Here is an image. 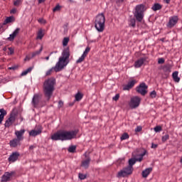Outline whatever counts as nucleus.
<instances>
[{"label": "nucleus", "mask_w": 182, "mask_h": 182, "mask_svg": "<svg viewBox=\"0 0 182 182\" xmlns=\"http://www.w3.org/2000/svg\"><path fill=\"white\" fill-rule=\"evenodd\" d=\"M70 1V2H73V0H69Z\"/></svg>", "instance_id": "nucleus-61"}, {"label": "nucleus", "mask_w": 182, "mask_h": 182, "mask_svg": "<svg viewBox=\"0 0 182 182\" xmlns=\"http://www.w3.org/2000/svg\"><path fill=\"white\" fill-rule=\"evenodd\" d=\"M9 69L10 70H15V69H16V67H9Z\"/></svg>", "instance_id": "nucleus-53"}, {"label": "nucleus", "mask_w": 182, "mask_h": 182, "mask_svg": "<svg viewBox=\"0 0 182 182\" xmlns=\"http://www.w3.org/2000/svg\"><path fill=\"white\" fill-rule=\"evenodd\" d=\"M11 14H16V9H13L11 10Z\"/></svg>", "instance_id": "nucleus-51"}, {"label": "nucleus", "mask_w": 182, "mask_h": 182, "mask_svg": "<svg viewBox=\"0 0 182 182\" xmlns=\"http://www.w3.org/2000/svg\"><path fill=\"white\" fill-rule=\"evenodd\" d=\"M7 49H8V48H6V47H4V48H3L4 52H6Z\"/></svg>", "instance_id": "nucleus-59"}, {"label": "nucleus", "mask_w": 182, "mask_h": 182, "mask_svg": "<svg viewBox=\"0 0 182 182\" xmlns=\"http://www.w3.org/2000/svg\"><path fill=\"white\" fill-rule=\"evenodd\" d=\"M141 130H142V128H141V127H140V126L137 127L135 129V132H136V133H139V132H141Z\"/></svg>", "instance_id": "nucleus-47"}, {"label": "nucleus", "mask_w": 182, "mask_h": 182, "mask_svg": "<svg viewBox=\"0 0 182 182\" xmlns=\"http://www.w3.org/2000/svg\"><path fill=\"white\" fill-rule=\"evenodd\" d=\"M170 1H171V0H164V1L166 2V4H170Z\"/></svg>", "instance_id": "nucleus-56"}, {"label": "nucleus", "mask_w": 182, "mask_h": 182, "mask_svg": "<svg viewBox=\"0 0 182 182\" xmlns=\"http://www.w3.org/2000/svg\"><path fill=\"white\" fill-rule=\"evenodd\" d=\"M55 85L56 79H55V77H50L44 81L43 84V92L45 97H46L48 100H50V97L53 95Z\"/></svg>", "instance_id": "nucleus-3"}, {"label": "nucleus", "mask_w": 182, "mask_h": 182, "mask_svg": "<svg viewBox=\"0 0 182 182\" xmlns=\"http://www.w3.org/2000/svg\"><path fill=\"white\" fill-rule=\"evenodd\" d=\"M78 177H79L80 180H85V178H86L87 176H86V174L79 173Z\"/></svg>", "instance_id": "nucleus-41"}, {"label": "nucleus", "mask_w": 182, "mask_h": 182, "mask_svg": "<svg viewBox=\"0 0 182 182\" xmlns=\"http://www.w3.org/2000/svg\"><path fill=\"white\" fill-rule=\"evenodd\" d=\"M90 52V47H87L85 51L83 52L82 55H81V57H80L79 59L77 60L76 63H82V62L85 60V58H86V56H87V53H89Z\"/></svg>", "instance_id": "nucleus-15"}, {"label": "nucleus", "mask_w": 182, "mask_h": 182, "mask_svg": "<svg viewBox=\"0 0 182 182\" xmlns=\"http://www.w3.org/2000/svg\"><path fill=\"white\" fill-rule=\"evenodd\" d=\"M156 96H157V92H156V90H154V91L150 92V97L152 99H154V97H156Z\"/></svg>", "instance_id": "nucleus-40"}, {"label": "nucleus", "mask_w": 182, "mask_h": 182, "mask_svg": "<svg viewBox=\"0 0 182 182\" xmlns=\"http://www.w3.org/2000/svg\"><path fill=\"white\" fill-rule=\"evenodd\" d=\"M14 176V172H5L1 176V182H9L11 181V178Z\"/></svg>", "instance_id": "nucleus-13"}, {"label": "nucleus", "mask_w": 182, "mask_h": 182, "mask_svg": "<svg viewBox=\"0 0 182 182\" xmlns=\"http://www.w3.org/2000/svg\"><path fill=\"white\" fill-rule=\"evenodd\" d=\"M38 22H40V23L43 22V18H40V19H38Z\"/></svg>", "instance_id": "nucleus-57"}, {"label": "nucleus", "mask_w": 182, "mask_h": 182, "mask_svg": "<svg viewBox=\"0 0 182 182\" xmlns=\"http://www.w3.org/2000/svg\"><path fill=\"white\" fill-rule=\"evenodd\" d=\"M42 133V127L38 128L37 130L32 129L28 132L29 136L31 137H36V136H39Z\"/></svg>", "instance_id": "nucleus-18"}, {"label": "nucleus", "mask_w": 182, "mask_h": 182, "mask_svg": "<svg viewBox=\"0 0 182 182\" xmlns=\"http://www.w3.org/2000/svg\"><path fill=\"white\" fill-rule=\"evenodd\" d=\"M157 144H151V149H157Z\"/></svg>", "instance_id": "nucleus-50"}, {"label": "nucleus", "mask_w": 182, "mask_h": 182, "mask_svg": "<svg viewBox=\"0 0 182 182\" xmlns=\"http://www.w3.org/2000/svg\"><path fill=\"white\" fill-rule=\"evenodd\" d=\"M178 22V16H173L169 18V21L167 23L168 28H174Z\"/></svg>", "instance_id": "nucleus-10"}, {"label": "nucleus", "mask_w": 182, "mask_h": 182, "mask_svg": "<svg viewBox=\"0 0 182 182\" xmlns=\"http://www.w3.org/2000/svg\"><path fill=\"white\" fill-rule=\"evenodd\" d=\"M137 83V80H132L127 85H123V90H130L134 87V85Z\"/></svg>", "instance_id": "nucleus-14"}, {"label": "nucleus", "mask_w": 182, "mask_h": 182, "mask_svg": "<svg viewBox=\"0 0 182 182\" xmlns=\"http://www.w3.org/2000/svg\"><path fill=\"white\" fill-rule=\"evenodd\" d=\"M148 87H149L147 86V85H146L145 82H142L138 87H136V92L142 96H146V95H147Z\"/></svg>", "instance_id": "nucleus-8"}, {"label": "nucleus", "mask_w": 182, "mask_h": 182, "mask_svg": "<svg viewBox=\"0 0 182 182\" xmlns=\"http://www.w3.org/2000/svg\"><path fill=\"white\" fill-rule=\"evenodd\" d=\"M11 147H17L21 144V139H18V138H15L13 140H11L9 142Z\"/></svg>", "instance_id": "nucleus-21"}, {"label": "nucleus", "mask_w": 182, "mask_h": 182, "mask_svg": "<svg viewBox=\"0 0 182 182\" xmlns=\"http://www.w3.org/2000/svg\"><path fill=\"white\" fill-rule=\"evenodd\" d=\"M147 60V58H141L134 63V68H141L144 65V62Z\"/></svg>", "instance_id": "nucleus-17"}, {"label": "nucleus", "mask_w": 182, "mask_h": 182, "mask_svg": "<svg viewBox=\"0 0 182 182\" xmlns=\"http://www.w3.org/2000/svg\"><path fill=\"white\" fill-rule=\"evenodd\" d=\"M69 153H75L76 151V146H71L68 148Z\"/></svg>", "instance_id": "nucleus-37"}, {"label": "nucleus", "mask_w": 182, "mask_h": 182, "mask_svg": "<svg viewBox=\"0 0 182 182\" xmlns=\"http://www.w3.org/2000/svg\"><path fill=\"white\" fill-rule=\"evenodd\" d=\"M58 107H63V101H59L58 102Z\"/></svg>", "instance_id": "nucleus-48"}, {"label": "nucleus", "mask_w": 182, "mask_h": 182, "mask_svg": "<svg viewBox=\"0 0 182 182\" xmlns=\"http://www.w3.org/2000/svg\"><path fill=\"white\" fill-rule=\"evenodd\" d=\"M44 36V34H43V31H42V29H40L37 33V37H36V39H42Z\"/></svg>", "instance_id": "nucleus-32"}, {"label": "nucleus", "mask_w": 182, "mask_h": 182, "mask_svg": "<svg viewBox=\"0 0 182 182\" xmlns=\"http://www.w3.org/2000/svg\"><path fill=\"white\" fill-rule=\"evenodd\" d=\"M19 31H21V28H17L13 32V33L10 34L9 37L8 38V41H14V39H15V38H16V36H17L18 34L19 33Z\"/></svg>", "instance_id": "nucleus-20"}, {"label": "nucleus", "mask_w": 182, "mask_h": 182, "mask_svg": "<svg viewBox=\"0 0 182 182\" xmlns=\"http://www.w3.org/2000/svg\"><path fill=\"white\" fill-rule=\"evenodd\" d=\"M146 10L147 8L144 4H138L135 6L134 16L138 22H141V21H143V18H144V12H146Z\"/></svg>", "instance_id": "nucleus-5"}, {"label": "nucleus", "mask_w": 182, "mask_h": 182, "mask_svg": "<svg viewBox=\"0 0 182 182\" xmlns=\"http://www.w3.org/2000/svg\"><path fill=\"white\" fill-rule=\"evenodd\" d=\"M77 133H79V129L71 131L60 130L53 134L51 136V139L55 141H58V140H60L61 141H67L68 140L76 139Z\"/></svg>", "instance_id": "nucleus-2"}, {"label": "nucleus", "mask_w": 182, "mask_h": 182, "mask_svg": "<svg viewBox=\"0 0 182 182\" xmlns=\"http://www.w3.org/2000/svg\"><path fill=\"white\" fill-rule=\"evenodd\" d=\"M116 1H117V2H119L120 4V3L123 2V1H124V0H116Z\"/></svg>", "instance_id": "nucleus-58"}, {"label": "nucleus", "mask_w": 182, "mask_h": 182, "mask_svg": "<svg viewBox=\"0 0 182 182\" xmlns=\"http://www.w3.org/2000/svg\"><path fill=\"white\" fill-rule=\"evenodd\" d=\"M84 156L86 159L82 161L81 167H83L84 168L87 169L89 168V166H90V161L92 159H90V156L87 155V152H85L84 154Z\"/></svg>", "instance_id": "nucleus-11"}, {"label": "nucleus", "mask_w": 182, "mask_h": 182, "mask_svg": "<svg viewBox=\"0 0 182 182\" xmlns=\"http://www.w3.org/2000/svg\"><path fill=\"white\" fill-rule=\"evenodd\" d=\"M16 119V114L12 112L10 114V117H9L8 120H9L11 123H14Z\"/></svg>", "instance_id": "nucleus-29"}, {"label": "nucleus", "mask_w": 182, "mask_h": 182, "mask_svg": "<svg viewBox=\"0 0 182 182\" xmlns=\"http://www.w3.org/2000/svg\"><path fill=\"white\" fill-rule=\"evenodd\" d=\"M36 146H35V145H31L30 146H29V150H33L34 149H36Z\"/></svg>", "instance_id": "nucleus-49"}, {"label": "nucleus", "mask_w": 182, "mask_h": 182, "mask_svg": "<svg viewBox=\"0 0 182 182\" xmlns=\"http://www.w3.org/2000/svg\"><path fill=\"white\" fill-rule=\"evenodd\" d=\"M172 77L176 83L180 82V77H178V71H175L172 73Z\"/></svg>", "instance_id": "nucleus-24"}, {"label": "nucleus", "mask_w": 182, "mask_h": 182, "mask_svg": "<svg viewBox=\"0 0 182 182\" xmlns=\"http://www.w3.org/2000/svg\"><path fill=\"white\" fill-rule=\"evenodd\" d=\"M89 1H90V0H86V2H89Z\"/></svg>", "instance_id": "nucleus-60"}, {"label": "nucleus", "mask_w": 182, "mask_h": 182, "mask_svg": "<svg viewBox=\"0 0 182 182\" xmlns=\"http://www.w3.org/2000/svg\"><path fill=\"white\" fill-rule=\"evenodd\" d=\"M42 50H43V46H41L39 50H36L32 53L31 58H35V56H38V55H41V53H42Z\"/></svg>", "instance_id": "nucleus-27"}, {"label": "nucleus", "mask_w": 182, "mask_h": 182, "mask_svg": "<svg viewBox=\"0 0 182 182\" xmlns=\"http://www.w3.org/2000/svg\"><path fill=\"white\" fill-rule=\"evenodd\" d=\"M153 171V168H147L145 170H144L142 171V177L144 178H147V177H149V175L150 174V173Z\"/></svg>", "instance_id": "nucleus-22"}, {"label": "nucleus", "mask_w": 182, "mask_h": 182, "mask_svg": "<svg viewBox=\"0 0 182 182\" xmlns=\"http://www.w3.org/2000/svg\"><path fill=\"white\" fill-rule=\"evenodd\" d=\"M106 23V17L105 14L101 13L95 17V28L97 32H103L105 31V23Z\"/></svg>", "instance_id": "nucleus-4"}, {"label": "nucleus", "mask_w": 182, "mask_h": 182, "mask_svg": "<svg viewBox=\"0 0 182 182\" xmlns=\"http://www.w3.org/2000/svg\"><path fill=\"white\" fill-rule=\"evenodd\" d=\"M32 69H33V68L32 67L28 68V69H26V70L21 73V76H26V75L30 73V72H32Z\"/></svg>", "instance_id": "nucleus-30"}, {"label": "nucleus", "mask_w": 182, "mask_h": 182, "mask_svg": "<svg viewBox=\"0 0 182 182\" xmlns=\"http://www.w3.org/2000/svg\"><path fill=\"white\" fill-rule=\"evenodd\" d=\"M165 60H164V58H159L158 60V63L159 65H163V63H164Z\"/></svg>", "instance_id": "nucleus-46"}, {"label": "nucleus", "mask_w": 182, "mask_h": 182, "mask_svg": "<svg viewBox=\"0 0 182 182\" xmlns=\"http://www.w3.org/2000/svg\"><path fill=\"white\" fill-rule=\"evenodd\" d=\"M129 26L136 28V18H133L129 20Z\"/></svg>", "instance_id": "nucleus-33"}, {"label": "nucleus", "mask_w": 182, "mask_h": 182, "mask_svg": "<svg viewBox=\"0 0 182 182\" xmlns=\"http://www.w3.org/2000/svg\"><path fill=\"white\" fill-rule=\"evenodd\" d=\"M68 43H69V38H64L63 40V46H68Z\"/></svg>", "instance_id": "nucleus-38"}, {"label": "nucleus", "mask_w": 182, "mask_h": 182, "mask_svg": "<svg viewBox=\"0 0 182 182\" xmlns=\"http://www.w3.org/2000/svg\"><path fill=\"white\" fill-rule=\"evenodd\" d=\"M9 52L8 53V55H14V50L12 47H10L8 48Z\"/></svg>", "instance_id": "nucleus-45"}, {"label": "nucleus", "mask_w": 182, "mask_h": 182, "mask_svg": "<svg viewBox=\"0 0 182 182\" xmlns=\"http://www.w3.org/2000/svg\"><path fill=\"white\" fill-rule=\"evenodd\" d=\"M42 99V95L41 94H35L32 99V105L34 107H36L38 105H39L40 100Z\"/></svg>", "instance_id": "nucleus-12"}, {"label": "nucleus", "mask_w": 182, "mask_h": 182, "mask_svg": "<svg viewBox=\"0 0 182 182\" xmlns=\"http://www.w3.org/2000/svg\"><path fill=\"white\" fill-rule=\"evenodd\" d=\"M154 130L156 133H159V132H161V127L156 126L154 128Z\"/></svg>", "instance_id": "nucleus-43"}, {"label": "nucleus", "mask_w": 182, "mask_h": 182, "mask_svg": "<svg viewBox=\"0 0 182 182\" xmlns=\"http://www.w3.org/2000/svg\"><path fill=\"white\" fill-rule=\"evenodd\" d=\"M147 153V151H144L142 154L139 155V158L136 159H130L129 160V166L128 167H133L134 164H136V161H143V157L146 156V154Z\"/></svg>", "instance_id": "nucleus-9"}, {"label": "nucleus", "mask_w": 182, "mask_h": 182, "mask_svg": "<svg viewBox=\"0 0 182 182\" xmlns=\"http://www.w3.org/2000/svg\"><path fill=\"white\" fill-rule=\"evenodd\" d=\"M12 124H14V123L11 122L9 119H7L4 124V127L9 128L11 126H12Z\"/></svg>", "instance_id": "nucleus-34"}, {"label": "nucleus", "mask_w": 182, "mask_h": 182, "mask_svg": "<svg viewBox=\"0 0 182 182\" xmlns=\"http://www.w3.org/2000/svg\"><path fill=\"white\" fill-rule=\"evenodd\" d=\"M21 4H22V0H16V1H14V6H19Z\"/></svg>", "instance_id": "nucleus-44"}, {"label": "nucleus", "mask_w": 182, "mask_h": 182, "mask_svg": "<svg viewBox=\"0 0 182 182\" xmlns=\"http://www.w3.org/2000/svg\"><path fill=\"white\" fill-rule=\"evenodd\" d=\"M25 129H21L19 131H16L15 132V134L16 136L17 137L16 139H18L20 141L23 140V134H25Z\"/></svg>", "instance_id": "nucleus-19"}, {"label": "nucleus", "mask_w": 182, "mask_h": 182, "mask_svg": "<svg viewBox=\"0 0 182 182\" xmlns=\"http://www.w3.org/2000/svg\"><path fill=\"white\" fill-rule=\"evenodd\" d=\"M62 6L60 5L57 4L53 9V12H58L60 11Z\"/></svg>", "instance_id": "nucleus-35"}, {"label": "nucleus", "mask_w": 182, "mask_h": 182, "mask_svg": "<svg viewBox=\"0 0 182 182\" xmlns=\"http://www.w3.org/2000/svg\"><path fill=\"white\" fill-rule=\"evenodd\" d=\"M53 53V52H51L48 56L46 57V60H48L49 59V58H50V55H51Z\"/></svg>", "instance_id": "nucleus-52"}, {"label": "nucleus", "mask_w": 182, "mask_h": 182, "mask_svg": "<svg viewBox=\"0 0 182 182\" xmlns=\"http://www.w3.org/2000/svg\"><path fill=\"white\" fill-rule=\"evenodd\" d=\"M70 57V50H69V48H67L63 50L61 56L58 58V62L56 63L55 65L46 73V76H50L53 70H55V72H60V70L66 68L69 64Z\"/></svg>", "instance_id": "nucleus-1"}, {"label": "nucleus", "mask_w": 182, "mask_h": 182, "mask_svg": "<svg viewBox=\"0 0 182 182\" xmlns=\"http://www.w3.org/2000/svg\"><path fill=\"white\" fill-rule=\"evenodd\" d=\"M133 167H124L117 173V177H118V178L122 177H127V176H130L133 173Z\"/></svg>", "instance_id": "nucleus-6"}, {"label": "nucleus", "mask_w": 182, "mask_h": 182, "mask_svg": "<svg viewBox=\"0 0 182 182\" xmlns=\"http://www.w3.org/2000/svg\"><path fill=\"white\" fill-rule=\"evenodd\" d=\"M161 8H163V6L159 3H156L153 5V6L151 7L152 11H154V12H156V11H160V9H161Z\"/></svg>", "instance_id": "nucleus-26"}, {"label": "nucleus", "mask_w": 182, "mask_h": 182, "mask_svg": "<svg viewBox=\"0 0 182 182\" xmlns=\"http://www.w3.org/2000/svg\"><path fill=\"white\" fill-rule=\"evenodd\" d=\"M24 60H25V62H26V60H31V58L26 56V57L24 58Z\"/></svg>", "instance_id": "nucleus-55"}, {"label": "nucleus", "mask_w": 182, "mask_h": 182, "mask_svg": "<svg viewBox=\"0 0 182 182\" xmlns=\"http://www.w3.org/2000/svg\"><path fill=\"white\" fill-rule=\"evenodd\" d=\"M119 99H120V94H117L114 97H112V100H114V102H117Z\"/></svg>", "instance_id": "nucleus-42"}, {"label": "nucleus", "mask_w": 182, "mask_h": 182, "mask_svg": "<svg viewBox=\"0 0 182 182\" xmlns=\"http://www.w3.org/2000/svg\"><path fill=\"white\" fill-rule=\"evenodd\" d=\"M169 138H170V136L168 134H166L162 136L161 140H162L163 143H165V141H167V140H168Z\"/></svg>", "instance_id": "nucleus-39"}, {"label": "nucleus", "mask_w": 182, "mask_h": 182, "mask_svg": "<svg viewBox=\"0 0 182 182\" xmlns=\"http://www.w3.org/2000/svg\"><path fill=\"white\" fill-rule=\"evenodd\" d=\"M46 0H38V4H43Z\"/></svg>", "instance_id": "nucleus-54"}, {"label": "nucleus", "mask_w": 182, "mask_h": 182, "mask_svg": "<svg viewBox=\"0 0 182 182\" xmlns=\"http://www.w3.org/2000/svg\"><path fill=\"white\" fill-rule=\"evenodd\" d=\"M19 156H21V154H19V152H13L12 154H11L9 157L8 160L11 163H15V161H16L18 159H19Z\"/></svg>", "instance_id": "nucleus-16"}, {"label": "nucleus", "mask_w": 182, "mask_h": 182, "mask_svg": "<svg viewBox=\"0 0 182 182\" xmlns=\"http://www.w3.org/2000/svg\"><path fill=\"white\" fill-rule=\"evenodd\" d=\"M140 102H141V99L139 97H133L131 98V100L129 103L131 109H136V107H139L140 106Z\"/></svg>", "instance_id": "nucleus-7"}, {"label": "nucleus", "mask_w": 182, "mask_h": 182, "mask_svg": "<svg viewBox=\"0 0 182 182\" xmlns=\"http://www.w3.org/2000/svg\"><path fill=\"white\" fill-rule=\"evenodd\" d=\"M75 100L76 102H80V100H82V99H83V95L80 92H77L75 96Z\"/></svg>", "instance_id": "nucleus-31"}, {"label": "nucleus", "mask_w": 182, "mask_h": 182, "mask_svg": "<svg viewBox=\"0 0 182 182\" xmlns=\"http://www.w3.org/2000/svg\"><path fill=\"white\" fill-rule=\"evenodd\" d=\"M129 136L127 133H124L122 136L120 137L121 140H127L129 139Z\"/></svg>", "instance_id": "nucleus-36"}, {"label": "nucleus", "mask_w": 182, "mask_h": 182, "mask_svg": "<svg viewBox=\"0 0 182 182\" xmlns=\"http://www.w3.org/2000/svg\"><path fill=\"white\" fill-rule=\"evenodd\" d=\"M14 21H15V18H14V17L12 16L7 17L4 20L3 25H6V23H11V22H14Z\"/></svg>", "instance_id": "nucleus-28"}, {"label": "nucleus", "mask_w": 182, "mask_h": 182, "mask_svg": "<svg viewBox=\"0 0 182 182\" xmlns=\"http://www.w3.org/2000/svg\"><path fill=\"white\" fill-rule=\"evenodd\" d=\"M171 68H173L171 64H167L163 66L162 70L165 72V73H170V72H171Z\"/></svg>", "instance_id": "nucleus-25"}, {"label": "nucleus", "mask_w": 182, "mask_h": 182, "mask_svg": "<svg viewBox=\"0 0 182 182\" xmlns=\"http://www.w3.org/2000/svg\"><path fill=\"white\" fill-rule=\"evenodd\" d=\"M7 112L4 108L0 109V124H2V122H4V118L6 116Z\"/></svg>", "instance_id": "nucleus-23"}]
</instances>
